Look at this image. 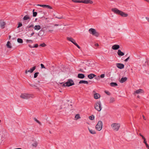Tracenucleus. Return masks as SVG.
Wrapping results in <instances>:
<instances>
[{
  "label": "nucleus",
  "instance_id": "obj_1",
  "mask_svg": "<svg viewBox=\"0 0 149 149\" xmlns=\"http://www.w3.org/2000/svg\"><path fill=\"white\" fill-rule=\"evenodd\" d=\"M111 11L114 13L120 15L122 17H126L128 16L127 14L125 13L122 11L119 10L116 8H112Z\"/></svg>",
  "mask_w": 149,
  "mask_h": 149
},
{
  "label": "nucleus",
  "instance_id": "obj_2",
  "mask_svg": "<svg viewBox=\"0 0 149 149\" xmlns=\"http://www.w3.org/2000/svg\"><path fill=\"white\" fill-rule=\"evenodd\" d=\"M62 84L63 86H68L69 87L71 86L74 85V84L73 81L71 79H69L65 83L62 82L61 83Z\"/></svg>",
  "mask_w": 149,
  "mask_h": 149
},
{
  "label": "nucleus",
  "instance_id": "obj_3",
  "mask_svg": "<svg viewBox=\"0 0 149 149\" xmlns=\"http://www.w3.org/2000/svg\"><path fill=\"white\" fill-rule=\"evenodd\" d=\"M95 109L98 111H100L102 109L101 104L100 101L96 102L94 105Z\"/></svg>",
  "mask_w": 149,
  "mask_h": 149
},
{
  "label": "nucleus",
  "instance_id": "obj_4",
  "mask_svg": "<svg viewBox=\"0 0 149 149\" xmlns=\"http://www.w3.org/2000/svg\"><path fill=\"white\" fill-rule=\"evenodd\" d=\"M89 31L90 34L96 37H98L99 35V33L95 29L91 28L89 30Z\"/></svg>",
  "mask_w": 149,
  "mask_h": 149
},
{
  "label": "nucleus",
  "instance_id": "obj_5",
  "mask_svg": "<svg viewBox=\"0 0 149 149\" xmlns=\"http://www.w3.org/2000/svg\"><path fill=\"white\" fill-rule=\"evenodd\" d=\"M111 126L114 130L118 131L120 128V125L119 123H114L112 124Z\"/></svg>",
  "mask_w": 149,
  "mask_h": 149
},
{
  "label": "nucleus",
  "instance_id": "obj_6",
  "mask_svg": "<svg viewBox=\"0 0 149 149\" xmlns=\"http://www.w3.org/2000/svg\"><path fill=\"white\" fill-rule=\"evenodd\" d=\"M103 124L102 121H99L95 126V129L98 131H100L101 130L102 128Z\"/></svg>",
  "mask_w": 149,
  "mask_h": 149
},
{
  "label": "nucleus",
  "instance_id": "obj_7",
  "mask_svg": "<svg viewBox=\"0 0 149 149\" xmlns=\"http://www.w3.org/2000/svg\"><path fill=\"white\" fill-rule=\"evenodd\" d=\"M20 97L22 99H28L31 97H32V95L27 93L22 94L20 95Z\"/></svg>",
  "mask_w": 149,
  "mask_h": 149
},
{
  "label": "nucleus",
  "instance_id": "obj_8",
  "mask_svg": "<svg viewBox=\"0 0 149 149\" xmlns=\"http://www.w3.org/2000/svg\"><path fill=\"white\" fill-rule=\"evenodd\" d=\"M93 93L94 94V97L95 99H97L100 97V95L98 93H96L95 91H93Z\"/></svg>",
  "mask_w": 149,
  "mask_h": 149
},
{
  "label": "nucleus",
  "instance_id": "obj_9",
  "mask_svg": "<svg viewBox=\"0 0 149 149\" xmlns=\"http://www.w3.org/2000/svg\"><path fill=\"white\" fill-rule=\"evenodd\" d=\"M6 24L5 22L2 20H0V26L1 29H3L5 27Z\"/></svg>",
  "mask_w": 149,
  "mask_h": 149
},
{
  "label": "nucleus",
  "instance_id": "obj_10",
  "mask_svg": "<svg viewBox=\"0 0 149 149\" xmlns=\"http://www.w3.org/2000/svg\"><path fill=\"white\" fill-rule=\"evenodd\" d=\"M116 66L120 69H122L124 68V65L123 64L121 63H117L116 64Z\"/></svg>",
  "mask_w": 149,
  "mask_h": 149
},
{
  "label": "nucleus",
  "instance_id": "obj_11",
  "mask_svg": "<svg viewBox=\"0 0 149 149\" xmlns=\"http://www.w3.org/2000/svg\"><path fill=\"white\" fill-rule=\"evenodd\" d=\"M82 3L86 4H88L89 3L92 4L93 3V1L90 0H82Z\"/></svg>",
  "mask_w": 149,
  "mask_h": 149
},
{
  "label": "nucleus",
  "instance_id": "obj_12",
  "mask_svg": "<svg viewBox=\"0 0 149 149\" xmlns=\"http://www.w3.org/2000/svg\"><path fill=\"white\" fill-rule=\"evenodd\" d=\"M67 39L68 40L71 42L74 45H75V43H76L75 40L74 39H73V38H72L71 37H67Z\"/></svg>",
  "mask_w": 149,
  "mask_h": 149
},
{
  "label": "nucleus",
  "instance_id": "obj_13",
  "mask_svg": "<svg viewBox=\"0 0 149 149\" xmlns=\"http://www.w3.org/2000/svg\"><path fill=\"white\" fill-rule=\"evenodd\" d=\"M44 31L42 29L38 32V35L40 36H42L44 34Z\"/></svg>",
  "mask_w": 149,
  "mask_h": 149
},
{
  "label": "nucleus",
  "instance_id": "obj_14",
  "mask_svg": "<svg viewBox=\"0 0 149 149\" xmlns=\"http://www.w3.org/2000/svg\"><path fill=\"white\" fill-rule=\"evenodd\" d=\"M143 91L142 89H139L137 90L136 91H135L134 92V94L136 93L137 94H139L143 93Z\"/></svg>",
  "mask_w": 149,
  "mask_h": 149
},
{
  "label": "nucleus",
  "instance_id": "obj_15",
  "mask_svg": "<svg viewBox=\"0 0 149 149\" xmlns=\"http://www.w3.org/2000/svg\"><path fill=\"white\" fill-rule=\"evenodd\" d=\"M120 46L118 45H115L112 46V48L113 50H116L119 49Z\"/></svg>",
  "mask_w": 149,
  "mask_h": 149
},
{
  "label": "nucleus",
  "instance_id": "obj_16",
  "mask_svg": "<svg viewBox=\"0 0 149 149\" xmlns=\"http://www.w3.org/2000/svg\"><path fill=\"white\" fill-rule=\"evenodd\" d=\"M77 77L80 79H83L85 77V75L83 74L79 73L78 74Z\"/></svg>",
  "mask_w": 149,
  "mask_h": 149
},
{
  "label": "nucleus",
  "instance_id": "obj_17",
  "mask_svg": "<svg viewBox=\"0 0 149 149\" xmlns=\"http://www.w3.org/2000/svg\"><path fill=\"white\" fill-rule=\"evenodd\" d=\"M96 76V75L93 74L91 73L88 75V77L90 79H92L94 77Z\"/></svg>",
  "mask_w": 149,
  "mask_h": 149
},
{
  "label": "nucleus",
  "instance_id": "obj_18",
  "mask_svg": "<svg viewBox=\"0 0 149 149\" xmlns=\"http://www.w3.org/2000/svg\"><path fill=\"white\" fill-rule=\"evenodd\" d=\"M127 80V78L126 77H122L121 78L120 81L121 83H123L125 82Z\"/></svg>",
  "mask_w": 149,
  "mask_h": 149
},
{
  "label": "nucleus",
  "instance_id": "obj_19",
  "mask_svg": "<svg viewBox=\"0 0 149 149\" xmlns=\"http://www.w3.org/2000/svg\"><path fill=\"white\" fill-rule=\"evenodd\" d=\"M119 56H123L124 55V54L123 52L121 51L118 49L117 52Z\"/></svg>",
  "mask_w": 149,
  "mask_h": 149
},
{
  "label": "nucleus",
  "instance_id": "obj_20",
  "mask_svg": "<svg viewBox=\"0 0 149 149\" xmlns=\"http://www.w3.org/2000/svg\"><path fill=\"white\" fill-rule=\"evenodd\" d=\"M36 66H34L32 68H31L30 70H28V72H30L31 73H32L33 72V71L36 69Z\"/></svg>",
  "mask_w": 149,
  "mask_h": 149
},
{
  "label": "nucleus",
  "instance_id": "obj_21",
  "mask_svg": "<svg viewBox=\"0 0 149 149\" xmlns=\"http://www.w3.org/2000/svg\"><path fill=\"white\" fill-rule=\"evenodd\" d=\"M88 130L90 133L91 134H94L96 133L95 131L94 130L90 129L89 127L88 128Z\"/></svg>",
  "mask_w": 149,
  "mask_h": 149
},
{
  "label": "nucleus",
  "instance_id": "obj_22",
  "mask_svg": "<svg viewBox=\"0 0 149 149\" xmlns=\"http://www.w3.org/2000/svg\"><path fill=\"white\" fill-rule=\"evenodd\" d=\"M34 28L35 30L38 31L40 29L41 27L39 25H36L34 26Z\"/></svg>",
  "mask_w": 149,
  "mask_h": 149
},
{
  "label": "nucleus",
  "instance_id": "obj_23",
  "mask_svg": "<svg viewBox=\"0 0 149 149\" xmlns=\"http://www.w3.org/2000/svg\"><path fill=\"white\" fill-rule=\"evenodd\" d=\"M79 84H88V82L87 81L85 80H81L79 82Z\"/></svg>",
  "mask_w": 149,
  "mask_h": 149
},
{
  "label": "nucleus",
  "instance_id": "obj_24",
  "mask_svg": "<svg viewBox=\"0 0 149 149\" xmlns=\"http://www.w3.org/2000/svg\"><path fill=\"white\" fill-rule=\"evenodd\" d=\"M30 19V17L27 15H25L23 18V19L24 20H27V19Z\"/></svg>",
  "mask_w": 149,
  "mask_h": 149
},
{
  "label": "nucleus",
  "instance_id": "obj_25",
  "mask_svg": "<svg viewBox=\"0 0 149 149\" xmlns=\"http://www.w3.org/2000/svg\"><path fill=\"white\" fill-rule=\"evenodd\" d=\"M6 46L8 48H11L12 47L11 43L9 41H8L7 42V44H6Z\"/></svg>",
  "mask_w": 149,
  "mask_h": 149
},
{
  "label": "nucleus",
  "instance_id": "obj_26",
  "mask_svg": "<svg viewBox=\"0 0 149 149\" xmlns=\"http://www.w3.org/2000/svg\"><path fill=\"white\" fill-rule=\"evenodd\" d=\"M110 85L112 87H114L117 86V84L115 82H111L110 84Z\"/></svg>",
  "mask_w": 149,
  "mask_h": 149
},
{
  "label": "nucleus",
  "instance_id": "obj_27",
  "mask_svg": "<svg viewBox=\"0 0 149 149\" xmlns=\"http://www.w3.org/2000/svg\"><path fill=\"white\" fill-rule=\"evenodd\" d=\"M34 25L33 24H29L26 26V28H34Z\"/></svg>",
  "mask_w": 149,
  "mask_h": 149
},
{
  "label": "nucleus",
  "instance_id": "obj_28",
  "mask_svg": "<svg viewBox=\"0 0 149 149\" xmlns=\"http://www.w3.org/2000/svg\"><path fill=\"white\" fill-rule=\"evenodd\" d=\"M32 87H33L34 89H38V87L35 85L33 84H29Z\"/></svg>",
  "mask_w": 149,
  "mask_h": 149
},
{
  "label": "nucleus",
  "instance_id": "obj_29",
  "mask_svg": "<svg viewBox=\"0 0 149 149\" xmlns=\"http://www.w3.org/2000/svg\"><path fill=\"white\" fill-rule=\"evenodd\" d=\"M72 1L74 3H82V0H72Z\"/></svg>",
  "mask_w": 149,
  "mask_h": 149
},
{
  "label": "nucleus",
  "instance_id": "obj_30",
  "mask_svg": "<svg viewBox=\"0 0 149 149\" xmlns=\"http://www.w3.org/2000/svg\"><path fill=\"white\" fill-rule=\"evenodd\" d=\"M94 116L93 115H92L89 117V119L91 120H93L94 119Z\"/></svg>",
  "mask_w": 149,
  "mask_h": 149
},
{
  "label": "nucleus",
  "instance_id": "obj_31",
  "mask_svg": "<svg viewBox=\"0 0 149 149\" xmlns=\"http://www.w3.org/2000/svg\"><path fill=\"white\" fill-rule=\"evenodd\" d=\"M37 145L38 143L36 142H35L34 143L32 144V146L35 147H36L37 146Z\"/></svg>",
  "mask_w": 149,
  "mask_h": 149
},
{
  "label": "nucleus",
  "instance_id": "obj_32",
  "mask_svg": "<svg viewBox=\"0 0 149 149\" xmlns=\"http://www.w3.org/2000/svg\"><path fill=\"white\" fill-rule=\"evenodd\" d=\"M34 9H33V16L35 17H36L37 16V13L36 12H34Z\"/></svg>",
  "mask_w": 149,
  "mask_h": 149
},
{
  "label": "nucleus",
  "instance_id": "obj_33",
  "mask_svg": "<svg viewBox=\"0 0 149 149\" xmlns=\"http://www.w3.org/2000/svg\"><path fill=\"white\" fill-rule=\"evenodd\" d=\"M18 42L19 43H22L23 42L21 38H18L17 39Z\"/></svg>",
  "mask_w": 149,
  "mask_h": 149
},
{
  "label": "nucleus",
  "instance_id": "obj_34",
  "mask_svg": "<svg viewBox=\"0 0 149 149\" xmlns=\"http://www.w3.org/2000/svg\"><path fill=\"white\" fill-rule=\"evenodd\" d=\"M34 120L36 121L37 123L39 124L40 125H41V123L39 120H38L36 118H34Z\"/></svg>",
  "mask_w": 149,
  "mask_h": 149
},
{
  "label": "nucleus",
  "instance_id": "obj_35",
  "mask_svg": "<svg viewBox=\"0 0 149 149\" xmlns=\"http://www.w3.org/2000/svg\"><path fill=\"white\" fill-rule=\"evenodd\" d=\"M39 74V72H36L35 73L34 75V78H36L38 76V74Z\"/></svg>",
  "mask_w": 149,
  "mask_h": 149
},
{
  "label": "nucleus",
  "instance_id": "obj_36",
  "mask_svg": "<svg viewBox=\"0 0 149 149\" xmlns=\"http://www.w3.org/2000/svg\"><path fill=\"white\" fill-rule=\"evenodd\" d=\"M115 101V99L113 97H111L110 100V103L113 102Z\"/></svg>",
  "mask_w": 149,
  "mask_h": 149
},
{
  "label": "nucleus",
  "instance_id": "obj_37",
  "mask_svg": "<svg viewBox=\"0 0 149 149\" xmlns=\"http://www.w3.org/2000/svg\"><path fill=\"white\" fill-rule=\"evenodd\" d=\"M29 47L31 48H37L38 47V44H36L34 45V46L33 47H31L30 45H29Z\"/></svg>",
  "mask_w": 149,
  "mask_h": 149
},
{
  "label": "nucleus",
  "instance_id": "obj_38",
  "mask_svg": "<svg viewBox=\"0 0 149 149\" xmlns=\"http://www.w3.org/2000/svg\"><path fill=\"white\" fill-rule=\"evenodd\" d=\"M45 8H47L50 9H52V7H51V6H49L48 5H46Z\"/></svg>",
  "mask_w": 149,
  "mask_h": 149
},
{
  "label": "nucleus",
  "instance_id": "obj_39",
  "mask_svg": "<svg viewBox=\"0 0 149 149\" xmlns=\"http://www.w3.org/2000/svg\"><path fill=\"white\" fill-rule=\"evenodd\" d=\"M46 45L45 43H43L41 44L40 45V46L44 47L46 46Z\"/></svg>",
  "mask_w": 149,
  "mask_h": 149
},
{
  "label": "nucleus",
  "instance_id": "obj_40",
  "mask_svg": "<svg viewBox=\"0 0 149 149\" xmlns=\"http://www.w3.org/2000/svg\"><path fill=\"white\" fill-rule=\"evenodd\" d=\"M80 118L79 116V114H77L76 115L75 118H76L77 119H78Z\"/></svg>",
  "mask_w": 149,
  "mask_h": 149
},
{
  "label": "nucleus",
  "instance_id": "obj_41",
  "mask_svg": "<svg viewBox=\"0 0 149 149\" xmlns=\"http://www.w3.org/2000/svg\"><path fill=\"white\" fill-rule=\"evenodd\" d=\"M22 26V24L21 23L19 22L18 24V26L17 27L18 28H19V27H21Z\"/></svg>",
  "mask_w": 149,
  "mask_h": 149
},
{
  "label": "nucleus",
  "instance_id": "obj_42",
  "mask_svg": "<svg viewBox=\"0 0 149 149\" xmlns=\"http://www.w3.org/2000/svg\"><path fill=\"white\" fill-rule=\"evenodd\" d=\"M26 42H33L31 40H26Z\"/></svg>",
  "mask_w": 149,
  "mask_h": 149
},
{
  "label": "nucleus",
  "instance_id": "obj_43",
  "mask_svg": "<svg viewBox=\"0 0 149 149\" xmlns=\"http://www.w3.org/2000/svg\"><path fill=\"white\" fill-rule=\"evenodd\" d=\"M40 66H41V68H45V67L44 66V65L42 64H40Z\"/></svg>",
  "mask_w": 149,
  "mask_h": 149
},
{
  "label": "nucleus",
  "instance_id": "obj_44",
  "mask_svg": "<svg viewBox=\"0 0 149 149\" xmlns=\"http://www.w3.org/2000/svg\"><path fill=\"white\" fill-rule=\"evenodd\" d=\"M55 18H58L59 19H62L63 18V16H61V17H58L57 16H56V17H55Z\"/></svg>",
  "mask_w": 149,
  "mask_h": 149
},
{
  "label": "nucleus",
  "instance_id": "obj_45",
  "mask_svg": "<svg viewBox=\"0 0 149 149\" xmlns=\"http://www.w3.org/2000/svg\"><path fill=\"white\" fill-rule=\"evenodd\" d=\"M104 77H105V74H102L100 76V77L101 78H104Z\"/></svg>",
  "mask_w": 149,
  "mask_h": 149
},
{
  "label": "nucleus",
  "instance_id": "obj_46",
  "mask_svg": "<svg viewBox=\"0 0 149 149\" xmlns=\"http://www.w3.org/2000/svg\"><path fill=\"white\" fill-rule=\"evenodd\" d=\"M75 45L79 49H80V47L76 43L75 44Z\"/></svg>",
  "mask_w": 149,
  "mask_h": 149
},
{
  "label": "nucleus",
  "instance_id": "obj_47",
  "mask_svg": "<svg viewBox=\"0 0 149 149\" xmlns=\"http://www.w3.org/2000/svg\"><path fill=\"white\" fill-rule=\"evenodd\" d=\"M129 58L130 57L129 56L125 60V62H127L129 59Z\"/></svg>",
  "mask_w": 149,
  "mask_h": 149
},
{
  "label": "nucleus",
  "instance_id": "obj_48",
  "mask_svg": "<svg viewBox=\"0 0 149 149\" xmlns=\"http://www.w3.org/2000/svg\"><path fill=\"white\" fill-rule=\"evenodd\" d=\"M40 7H43L44 8H45L46 7V5H41Z\"/></svg>",
  "mask_w": 149,
  "mask_h": 149
},
{
  "label": "nucleus",
  "instance_id": "obj_49",
  "mask_svg": "<svg viewBox=\"0 0 149 149\" xmlns=\"http://www.w3.org/2000/svg\"><path fill=\"white\" fill-rule=\"evenodd\" d=\"M144 141H143V142L144 143L146 144L147 143V142L146 141V139H144Z\"/></svg>",
  "mask_w": 149,
  "mask_h": 149
},
{
  "label": "nucleus",
  "instance_id": "obj_50",
  "mask_svg": "<svg viewBox=\"0 0 149 149\" xmlns=\"http://www.w3.org/2000/svg\"><path fill=\"white\" fill-rule=\"evenodd\" d=\"M105 93L107 94L108 95H110V93L108 92V91H105Z\"/></svg>",
  "mask_w": 149,
  "mask_h": 149
},
{
  "label": "nucleus",
  "instance_id": "obj_51",
  "mask_svg": "<svg viewBox=\"0 0 149 149\" xmlns=\"http://www.w3.org/2000/svg\"><path fill=\"white\" fill-rule=\"evenodd\" d=\"M146 18L148 20V22L149 23V18L148 17H146Z\"/></svg>",
  "mask_w": 149,
  "mask_h": 149
},
{
  "label": "nucleus",
  "instance_id": "obj_52",
  "mask_svg": "<svg viewBox=\"0 0 149 149\" xmlns=\"http://www.w3.org/2000/svg\"><path fill=\"white\" fill-rule=\"evenodd\" d=\"M146 145V147L148 148H149V145H148V144L147 143L146 144H145Z\"/></svg>",
  "mask_w": 149,
  "mask_h": 149
},
{
  "label": "nucleus",
  "instance_id": "obj_53",
  "mask_svg": "<svg viewBox=\"0 0 149 149\" xmlns=\"http://www.w3.org/2000/svg\"><path fill=\"white\" fill-rule=\"evenodd\" d=\"M79 71H81L82 72H84L83 71V70L82 69H80L79 70Z\"/></svg>",
  "mask_w": 149,
  "mask_h": 149
},
{
  "label": "nucleus",
  "instance_id": "obj_54",
  "mask_svg": "<svg viewBox=\"0 0 149 149\" xmlns=\"http://www.w3.org/2000/svg\"><path fill=\"white\" fill-rule=\"evenodd\" d=\"M34 34V32H33L31 34V36L33 35Z\"/></svg>",
  "mask_w": 149,
  "mask_h": 149
},
{
  "label": "nucleus",
  "instance_id": "obj_55",
  "mask_svg": "<svg viewBox=\"0 0 149 149\" xmlns=\"http://www.w3.org/2000/svg\"><path fill=\"white\" fill-rule=\"evenodd\" d=\"M141 137H142V139L144 140V139H146L142 135V136H141Z\"/></svg>",
  "mask_w": 149,
  "mask_h": 149
},
{
  "label": "nucleus",
  "instance_id": "obj_56",
  "mask_svg": "<svg viewBox=\"0 0 149 149\" xmlns=\"http://www.w3.org/2000/svg\"><path fill=\"white\" fill-rule=\"evenodd\" d=\"M141 137H142V139L144 140V139H146L142 135V136H141Z\"/></svg>",
  "mask_w": 149,
  "mask_h": 149
},
{
  "label": "nucleus",
  "instance_id": "obj_57",
  "mask_svg": "<svg viewBox=\"0 0 149 149\" xmlns=\"http://www.w3.org/2000/svg\"><path fill=\"white\" fill-rule=\"evenodd\" d=\"M95 45L96 46H99V44L97 43H96L95 44Z\"/></svg>",
  "mask_w": 149,
  "mask_h": 149
},
{
  "label": "nucleus",
  "instance_id": "obj_58",
  "mask_svg": "<svg viewBox=\"0 0 149 149\" xmlns=\"http://www.w3.org/2000/svg\"><path fill=\"white\" fill-rule=\"evenodd\" d=\"M27 72H28V70H26L25 71V74H27Z\"/></svg>",
  "mask_w": 149,
  "mask_h": 149
},
{
  "label": "nucleus",
  "instance_id": "obj_59",
  "mask_svg": "<svg viewBox=\"0 0 149 149\" xmlns=\"http://www.w3.org/2000/svg\"><path fill=\"white\" fill-rule=\"evenodd\" d=\"M59 24H55L54 25V26H59Z\"/></svg>",
  "mask_w": 149,
  "mask_h": 149
},
{
  "label": "nucleus",
  "instance_id": "obj_60",
  "mask_svg": "<svg viewBox=\"0 0 149 149\" xmlns=\"http://www.w3.org/2000/svg\"><path fill=\"white\" fill-rule=\"evenodd\" d=\"M143 118L144 120H146V118H145V116H143Z\"/></svg>",
  "mask_w": 149,
  "mask_h": 149
},
{
  "label": "nucleus",
  "instance_id": "obj_61",
  "mask_svg": "<svg viewBox=\"0 0 149 149\" xmlns=\"http://www.w3.org/2000/svg\"><path fill=\"white\" fill-rule=\"evenodd\" d=\"M41 4H37V6H41Z\"/></svg>",
  "mask_w": 149,
  "mask_h": 149
},
{
  "label": "nucleus",
  "instance_id": "obj_62",
  "mask_svg": "<svg viewBox=\"0 0 149 149\" xmlns=\"http://www.w3.org/2000/svg\"><path fill=\"white\" fill-rule=\"evenodd\" d=\"M145 1H146L147 2H149V0H145Z\"/></svg>",
  "mask_w": 149,
  "mask_h": 149
},
{
  "label": "nucleus",
  "instance_id": "obj_63",
  "mask_svg": "<svg viewBox=\"0 0 149 149\" xmlns=\"http://www.w3.org/2000/svg\"><path fill=\"white\" fill-rule=\"evenodd\" d=\"M15 149H22L20 148H15Z\"/></svg>",
  "mask_w": 149,
  "mask_h": 149
},
{
  "label": "nucleus",
  "instance_id": "obj_64",
  "mask_svg": "<svg viewBox=\"0 0 149 149\" xmlns=\"http://www.w3.org/2000/svg\"><path fill=\"white\" fill-rule=\"evenodd\" d=\"M139 134V135L141 137V136H142L143 135L141 133H140Z\"/></svg>",
  "mask_w": 149,
  "mask_h": 149
}]
</instances>
